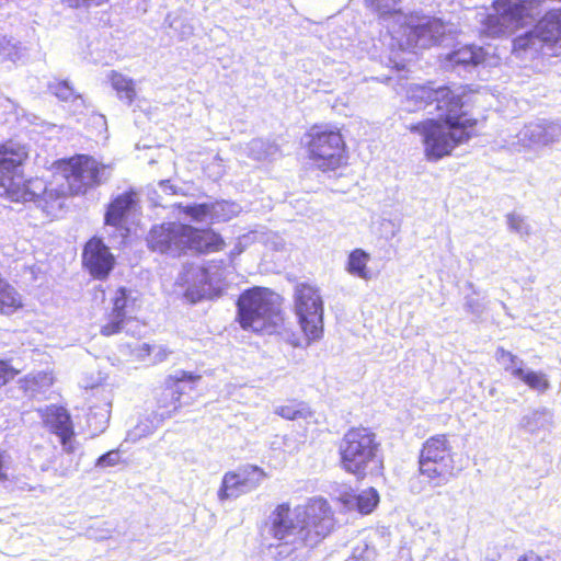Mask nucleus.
I'll return each mask as SVG.
<instances>
[{
	"label": "nucleus",
	"mask_w": 561,
	"mask_h": 561,
	"mask_svg": "<svg viewBox=\"0 0 561 561\" xmlns=\"http://www.w3.org/2000/svg\"><path fill=\"white\" fill-rule=\"evenodd\" d=\"M435 103L437 119L411 125L410 130L422 137L424 154L428 161H438L455 147L468 141L474 134L477 121L463 110L460 93L448 87L411 85L407 92V110L426 108Z\"/></svg>",
	"instance_id": "obj_1"
},
{
	"label": "nucleus",
	"mask_w": 561,
	"mask_h": 561,
	"mask_svg": "<svg viewBox=\"0 0 561 561\" xmlns=\"http://www.w3.org/2000/svg\"><path fill=\"white\" fill-rule=\"evenodd\" d=\"M334 524L329 502L312 497L294 510L288 503L278 504L268 515L266 531L282 545L296 550L318 546L332 533Z\"/></svg>",
	"instance_id": "obj_2"
},
{
	"label": "nucleus",
	"mask_w": 561,
	"mask_h": 561,
	"mask_svg": "<svg viewBox=\"0 0 561 561\" xmlns=\"http://www.w3.org/2000/svg\"><path fill=\"white\" fill-rule=\"evenodd\" d=\"M28 156L25 146L9 141L0 145V196L11 202H39L51 197L45 181L39 178L25 180L22 164Z\"/></svg>",
	"instance_id": "obj_3"
},
{
	"label": "nucleus",
	"mask_w": 561,
	"mask_h": 561,
	"mask_svg": "<svg viewBox=\"0 0 561 561\" xmlns=\"http://www.w3.org/2000/svg\"><path fill=\"white\" fill-rule=\"evenodd\" d=\"M230 262L231 259H213L206 263L185 264L175 279L174 293L191 304L221 296L228 286Z\"/></svg>",
	"instance_id": "obj_4"
},
{
	"label": "nucleus",
	"mask_w": 561,
	"mask_h": 561,
	"mask_svg": "<svg viewBox=\"0 0 561 561\" xmlns=\"http://www.w3.org/2000/svg\"><path fill=\"white\" fill-rule=\"evenodd\" d=\"M402 49L428 48L444 44L456 34L453 24L444 23L440 19L421 14L397 15L396 25L388 26Z\"/></svg>",
	"instance_id": "obj_5"
},
{
	"label": "nucleus",
	"mask_w": 561,
	"mask_h": 561,
	"mask_svg": "<svg viewBox=\"0 0 561 561\" xmlns=\"http://www.w3.org/2000/svg\"><path fill=\"white\" fill-rule=\"evenodd\" d=\"M238 319L244 330L276 332L283 322L278 296L263 288L247 290L238 300Z\"/></svg>",
	"instance_id": "obj_6"
},
{
	"label": "nucleus",
	"mask_w": 561,
	"mask_h": 561,
	"mask_svg": "<svg viewBox=\"0 0 561 561\" xmlns=\"http://www.w3.org/2000/svg\"><path fill=\"white\" fill-rule=\"evenodd\" d=\"M339 453L341 467L357 478H364L381 465L379 443L376 435L366 427L348 430L340 442Z\"/></svg>",
	"instance_id": "obj_7"
},
{
	"label": "nucleus",
	"mask_w": 561,
	"mask_h": 561,
	"mask_svg": "<svg viewBox=\"0 0 561 561\" xmlns=\"http://www.w3.org/2000/svg\"><path fill=\"white\" fill-rule=\"evenodd\" d=\"M453 446L446 435H435L423 444L419 468L433 486H443L456 478L460 468L455 466Z\"/></svg>",
	"instance_id": "obj_8"
},
{
	"label": "nucleus",
	"mask_w": 561,
	"mask_h": 561,
	"mask_svg": "<svg viewBox=\"0 0 561 561\" xmlns=\"http://www.w3.org/2000/svg\"><path fill=\"white\" fill-rule=\"evenodd\" d=\"M58 170L67 182L68 191L75 195L85 194L106 182L112 174L111 165L87 154H77L60 161Z\"/></svg>",
	"instance_id": "obj_9"
},
{
	"label": "nucleus",
	"mask_w": 561,
	"mask_h": 561,
	"mask_svg": "<svg viewBox=\"0 0 561 561\" xmlns=\"http://www.w3.org/2000/svg\"><path fill=\"white\" fill-rule=\"evenodd\" d=\"M561 43V9L550 10L538 22L533 31L516 37L513 42V51L518 57L533 58L545 48Z\"/></svg>",
	"instance_id": "obj_10"
},
{
	"label": "nucleus",
	"mask_w": 561,
	"mask_h": 561,
	"mask_svg": "<svg viewBox=\"0 0 561 561\" xmlns=\"http://www.w3.org/2000/svg\"><path fill=\"white\" fill-rule=\"evenodd\" d=\"M295 313L308 342L318 341L323 334V300L319 289L299 283L294 294Z\"/></svg>",
	"instance_id": "obj_11"
},
{
	"label": "nucleus",
	"mask_w": 561,
	"mask_h": 561,
	"mask_svg": "<svg viewBox=\"0 0 561 561\" xmlns=\"http://www.w3.org/2000/svg\"><path fill=\"white\" fill-rule=\"evenodd\" d=\"M137 211V195L126 192L113 199L105 214L104 230L107 234L93 237L84 245H106L108 243L126 244L129 229L126 224Z\"/></svg>",
	"instance_id": "obj_12"
},
{
	"label": "nucleus",
	"mask_w": 561,
	"mask_h": 561,
	"mask_svg": "<svg viewBox=\"0 0 561 561\" xmlns=\"http://www.w3.org/2000/svg\"><path fill=\"white\" fill-rule=\"evenodd\" d=\"M149 245H221L220 236L210 230H195L191 226L165 222L151 228Z\"/></svg>",
	"instance_id": "obj_13"
},
{
	"label": "nucleus",
	"mask_w": 561,
	"mask_h": 561,
	"mask_svg": "<svg viewBox=\"0 0 561 561\" xmlns=\"http://www.w3.org/2000/svg\"><path fill=\"white\" fill-rule=\"evenodd\" d=\"M308 145L309 158L322 171L334 170L345 160V144L336 130H313Z\"/></svg>",
	"instance_id": "obj_14"
},
{
	"label": "nucleus",
	"mask_w": 561,
	"mask_h": 561,
	"mask_svg": "<svg viewBox=\"0 0 561 561\" xmlns=\"http://www.w3.org/2000/svg\"><path fill=\"white\" fill-rule=\"evenodd\" d=\"M518 150L538 151L561 141V119H538L526 124L516 135Z\"/></svg>",
	"instance_id": "obj_15"
},
{
	"label": "nucleus",
	"mask_w": 561,
	"mask_h": 561,
	"mask_svg": "<svg viewBox=\"0 0 561 561\" xmlns=\"http://www.w3.org/2000/svg\"><path fill=\"white\" fill-rule=\"evenodd\" d=\"M265 478L264 470L252 465L243 466L237 471L227 472L222 478L218 497L220 501L237 499L259 488Z\"/></svg>",
	"instance_id": "obj_16"
},
{
	"label": "nucleus",
	"mask_w": 561,
	"mask_h": 561,
	"mask_svg": "<svg viewBox=\"0 0 561 561\" xmlns=\"http://www.w3.org/2000/svg\"><path fill=\"white\" fill-rule=\"evenodd\" d=\"M110 302L111 310L104 314V322L100 329L104 336H112L122 332L126 322L131 318L136 297L133 290L119 287Z\"/></svg>",
	"instance_id": "obj_17"
},
{
	"label": "nucleus",
	"mask_w": 561,
	"mask_h": 561,
	"mask_svg": "<svg viewBox=\"0 0 561 561\" xmlns=\"http://www.w3.org/2000/svg\"><path fill=\"white\" fill-rule=\"evenodd\" d=\"M201 376L191 371L179 370L165 380V387L158 398L159 416L171 417L181 407L190 404L188 400H182L185 382L199 380Z\"/></svg>",
	"instance_id": "obj_18"
},
{
	"label": "nucleus",
	"mask_w": 561,
	"mask_h": 561,
	"mask_svg": "<svg viewBox=\"0 0 561 561\" xmlns=\"http://www.w3.org/2000/svg\"><path fill=\"white\" fill-rule=\"evenodd\" d=\"M179 207L195 221H228L241 211L239 204L220 201L211 204H194Z\"/></svg>",
	"instance_id": "obj_19"
},
{
	"label": "nucleus",
	"mask_w": 561,
	"mask_h": 561,
	"mask_svg": "<svg viewBox=\"0 0 561 561\" xmlns=\"http://www.w3.org/2000/svg\"><path fill=\"white\" fill-rule=\"evenodd\" d=\"M38 412L45 426L59 437L64 450L72 453L75 449L72 444L73 428L67 410L62 407L47 405Z\"/></svg>",
	"instance_id": "obj_20"
},
{
	"label": "nucleus",
	"mask_w": 561,
	"mask_h": 561,
	"mask_svg": "<svg viewBox=\"0 0 561 561\" xmlns=\"http://www.w3.org/2000/svg\"><path fill=\"white\" fill-rule=\"evenodd\" d=\"M108 250L110 248H83V267L95 279H105L114 268L115 256Z\"/></svg>",
	"instance_id": "obj_21"
},
{
	"label": "nucleus",
	"mask_w": 561,
	"mask_h": 561,
	"mask_svg": "<svg viewBox=\"0 0 561 561\" xmlns=\"http://www.w3.org/2000/svg\"><path fill=\"white\" fill-rule=\"evenodd\" d=\"M91 388L94 389V386H91ZM95 393L101 397V402L100 404H91L87 414V424L93 435H98L105 431L110 422L112 408L110 391L104 387H96Z\"/></svg>",
	"instance_id": "obj_22"
},
{
	"label": "nucleus",
	"mask_w": 561,
	"mask_h": 561,
	"mask_svg": "<svg viewBox=\"0 0 561 561\" xmlns=\"http://www.w3.org/2000/svg\"><path fill=\"white\" fill-rule=\"evenodd\" d=\"M553 412L545 407L528 409L520 416L517 427L524 433L538 435L548 432L553 426Z\"/></svg>",
	"instance_id": "obj_23"
},
{
	"label": "nucleus",
	"mask_w": 561,
	"mask_h": 561,
	"mask_svg": "<svg viewBox=\"0 0 561 561\" xmlns=\"http://www.w3.org/2000/svg\"><path fill=\"white\" fill-rule=\"evenodd\" d=\"M486 53L482 47L466 45L447 54L444 59V67L456 69L458 67H476L485 61Z\"/></svg>",
	"instance_id": "obj_24"
},
{
	"label": "nucleus",
	"mask_w": 561,
	"mask_h": 561,
	"mask_svg": "<svg viewBox=\"0 0 561 561\" xmlns=\"http://www.w3.org/2000/svg\"><path fill=\"white\" fill-rule=\"evenodd\" d=\"M370 257L367 252H365L362 248H355L348 255L347 261V272L353 276L359 277L362 279H370L373 277V273L370 268L367 266Z\"/></svg>",
	"instance_id": "obj_25"
},
{
	"label": "nucleus",
	"mask_w": 561,
	"mask_h": 561,
	"mask_svg": "<svg viewBox=\"0 0 561 561\" xmlns=\"http://www.w3.org/2000/svg\"><path fill=\"white\" fill-rule=\"evenodd\" d=\"M22 307L19 293L0 276V313L11 314Z\"/></svg>",
	"instance_id": "obj_26"
},
{
	"label": "nucleus",
	"mask_w": 561,
	"mask_h": 561,
	"mask_svg": "<svg viewBox=\"0 0 561 561\" xmlns=\"http://www.w3.org/2000/svg\"><path fill=\"white\" fill-rule=\"evenodd\" d=\"M27 55V49L21 42L0 34V56L9 61L18 62Z\"/></svg>",
	"instance_id": "obj_27"
},
{
	"label": "nucleus",
	"mask_w": 561,
	"mask_h": 561,
	"mask_svg": "<svg viewBox=\"0 0 561 561\" xmlns=\"http://www.w3.org/2000/svg\"><path fill=\"white\" fill-rule=\"evenodd\" d=\"M110 79L112 87L116 91L118 98L122 101H125L128 105L131 104L136 96L134 81L130 78H127L124 75L115 71H112Z\"/></svg>",
	"instance_id": "obj_28"
},
{
	"label": "nucleus",
	"mask_w": 561,
	"mask_h": 561,
	"mask_svg": "<svg viewBox=\"0 0 561 561\" xmlns=\"http://www.w3.org/2000/svg\"><path fill=\"white\" fill-rule=\"evenodd\" d=\"M515 378L524 381L530 389L546 392L550 388L547 376L540 371L515 369Z\"/></svg>",
	"instance_id": "obj_29"
},
{
	"label": "nucleus",
	"mask_w": 561,
	"mask_h": 561,
	"mask_svg": "<svg viewBox=\"0 0 561 561\" xmlns=\"http://www.w3.org/2000/svg\"><path fill=\"white\" fill-rule=\"evenodd\" d=\"M274 412L286 420L308 419L312 414L307 403L297 401L277 405Z\"/></svg>",
	"instance_id": "obj_30"
},
{
	"label": "nucleus",
	"mask_w": 561,
	"mask_h": 561,
	"mask_svg": "<svg viewBox=\"0 0 561 561\" xmlns=\"http://www.w3.org/2000/svg\"><path fill=\"white\" fill-rule=\"evenodd\" d=\"M253 243L277 245L278 236L275 232L268 231L265 228L252 230L239 238V245H249Z\"/></svg>",
	"instance_id": "obj_31"
},
{
	"label": "nucleus",
	"mask_w": 561,
	"mask_h": 561,
	"mask_svg": "<svg viewBox=\"0 0 561 561\" xmlns=\"http://www.w3.org/2000/svg\"><path fill=\"white\" fill-rule=\"evenodd\" d=\"M367 7L376 11L380 16H392L393 25L397 23V15L403 13L399 7V0H365Z\"/></svg>",
	"instance_id": "obj_32"
},
{
	"label": "nucleus",
	"mask_w": 561,
	"mask_h": 561,
	"mask_svg": "<svg viewBox=\"0 0 561 561\" xmlns=\"http://www.w3.org/2000/svg\"><path fill=\"white\" fill-rule=\"evenodd\" d=\"M355 506L360 514H370L379 503V494L374 488L363 490L355 496Z\"/></svg>",
	"instance_id": "obj_33"
},
{
	"label": "nucleus",
	"mask_w": 561,
	"mask_h": 561,
	"mask_svg": "<svg viewBox=\"0 0 561 561\" xmlns=\"http://www.w3.org/2000/svg\"><path fill=\"white\" fill-rule=\"evenodd\" d=\"M245 149L247 154L257 161L264 160L270 156H273L277 150V148L273 144L265 141L263 139H252L247 145Z\"/></svg>",
	"instance_id": "obj_34"
},
{
	"label": "nucleus",
	"mask_w": 561,
	"mask_h": 561,
	"mask_svg": "<svg viewBox=\"0 0 561 561\" xmlns=\"http://www.w3.org/2000/svg\"><path fill=\"white\" fill-rule=\"evenodd\" d=\"M54 382L51 371H38L33 374L27 379V388L32 392H43L48 389Z\"/></svg>",
	"instance_id": "obj_35"
},
{
	"label": "nucleus",
	"mask_w": 561,
	"mask_h": 561,
	"mask_svg": "<svg viewBox=\"0 0 561 561\" xmlns=\"http://www.w3.org/2000/svg\"><path fill=\"white\" fill-rule=\"evenodd\" d=\"M496 359L504 366V369L515 377V369H524L523 359L504 348H497Z\"/></svg>",
	"instance_id": "obj_36"
},
{
	"label": "nucleus",
	"mask_w": 561,
	"mask_h": 561,
	"mask_svg": "<svg viewBox=\"0 0 561 561\" xmlns=\"http://www.w3.org/2000/svg\"><path fill=\"white\" fill-rule=\"evenodd\" d=\"M49 91L61 101H73L80 99L68 81H55L48 85Z\"/></svg>",
	"instance_id": "obj_37"
},
{
	"label": "nucleus",
	"mask_w": 561,
	"mask_h": 561,
	"mask_svg": "<svg viewBox=\"0 0 561 561\" xmlns=\"http://www.w3.org/2000/svg\"><path fill=\"white\" fill-rule=\"evenodd\" d=\"M507 225L511 231H514L520 236L529 234L530 227L526 218L518 213H511L506 216Z\"/></svg>",
	"instance_id": "obj_38"
},
{
	"label": "nucleus",
	"mask_w": 561,
	"mask_h": 561,
	"mask_svg": "<svg viewBox=\"0 0 561 561\" xmlns=\"http://www.w3.org/2000/svg\"><path fill=\"white\" fill-rule=\"evenodd\" d=\"M121 462V453L117 449L110 450L96 459L95 468L105 469Z\"/></svg>",
	"instance_id": "obj_39"
},
{
	"label": "nucleus",
	"mask_w": 561,
	"mask_h": 561,
	"mask_svg": "<svg viewBox=\"0 0 561 561\" xmlns=\"http://www.w3.org/2000/svg\"><path fill=\"white\" fill-rule=\"evenodd\" d=\"M465 309L467 312L473 314L476 318H480L485 310V306L484 302L481 301L479 298L467 296Z\"/></svg>",
	"instance_id": "obj_40"
},
{
	"label": "nucleus",
	"mask_w": 561,
	"mask_h": 561,
	"mask_svg": "<svg viewBox=\"0 0 561 561\" xmlns=\"http://www.w3.org/2000/svg\"><path fill=\"white\" fill-rule=\"evenodd\" d=\"M61 3L70 9H89L92 7H100L108 0H60Z\"/></svg>",
	"instance_id": "obj_41"
},
{
	"label": "nucleus",
	"mask_w": 561,
	"mask_h": 561,
	"mask_svg": "<svg viewBox=\"0 0 561 561\" xmlns=\"http://www.w3.org/2000/svg\"><path fill=\"white\" fill-rule=\"evenodd\" d=\"M16 370L5 360L0 359V387L14 378Z\"/></svg>",
	"instance_id": "obj_42"
},
{
	"label": "nucleus",
	"mask_w": 561,
	"mask_h": 561,
	"mask_svg": "<svg viewBox=\"0 0 561 561\" xmlns=\"http://www.w3.org/2000/svg\"><path fill=\"white\" fill-rule=\"evenodd\" d=\"M152 425H149L147 423H140L138 424L133 432L129 433V436L131 439L140 438L141 436H147L150 433H152Z\"/></svg>",
	"instance_id": "obj_43"
},
{
	"label": "nucleus",
	"mask_w": 561,
	"mask_h": 561,
	"mask_svg": "<svg viewBox=\"0 0 561 561\" xmlns=\"http://www.w3.org/2000/svg\"><path fill=\"white\" fill-rule=\"evenodd\" d=\"M7 462H8V456L4 453H0V482L8 479Z\"/></svg>",
	"instance_id": "obj_44"
},
{
	"label": "nucleus",
	"mask_w": 561,
	"mask_h": 561,
	"mask_svg": "<svg viewBox=\"0 0 561 561\" xmlns=\"http://www.w3.org/2000/svg\"><path fill=\"white\" fill-rule=\"evenodd\" d=\"M198 380H194L192 382H185V389H184V392L182 393V400H188L191 402V397L188 396V393L191 391H193L195 389V385Z\"/></svg>",
	"instance_id": "obj_45"
},
{
	"label": "nucleus",
	"mask_w": 561,
	"mask_h": 561,
	"mask_svg": "<svg viewBox=\"0 0 561 561\" xmlns=\"http://www.w3.org/2000/svg\"><path fill=\"white\" fill-rule=\"evenodd\" d=\"M518 561H545V560L535 553H529V554H525L524 557L518 559Z\"/></svg>",
	"instance_id": "obj_46"
},
{
	"label": "nucleus",
	"mask_w": 561,
	"mask_h": 561,
	"mask_svg": "<svg viewBox=\"0 0 561 561\" xmlns=\"http://www.w3.org/2000/svg\"><path fill=\"white\" fill-rule=\"evenodd\" d=\"M160 187L167 192V190H171L173 192V187L172 185H170V182L169 181H161L159 183Z\"/></svg>",
	"instance_id": "obj_47"
},
{
	"label": "nucleus",
	"mask_w": 561,
	"mask_h": 561,
	"mask_svg": "<svg viewBox=\"0 0 561 561\" xmlns=\"http://www.w3.org/2000/svg\"><path fill=\"white\" fill-rule=\"evenodd\" d=\"M157 356H158V360H160V362H161V360H163V359H165V358H167V356H168V352H167L165 350H163V348H160V351H159V353L157 354Z\"/></svg>",
	"instance_id": "obj_48"
},
{
	"label": "nucleus",
	"mask_w": 561,
	"mask_h": 561,
	"mask_svg": "<svg viewBox=\"0 0 561 561\" xmlns=\"http://www.w3.org/2000/svg\"><path fill=\"white\" fill-rule=\"evenodd\" d=\"M345 561H363V560L358 556L353 554L352 557H350Z\"/></svg>",
	"instance_id": "obj_49"
},
{
	"label": "nucleus",
	"mask_w": 561,
	"mask_h": 561,
	"mask_svg": "<svg viewBox=\"0 0 561 561\" xmlns=\"http://www.w3.org/2000/svg\"><path fill=\"white\" fill-rule=\"evenodd\" d=\"M142 348H144L148 354H150V352H151V346H150L149 344L144 343Z\"/></svg>",
	"instance_id": "obj_50"
},
{
	"label": "nucleus",
	"mask_w": 561,
	"mask_h": 561,
	"mask_svg": "<svg viewBox=\"0 0 561 561\" xmlns=\"http://www.w3.org/2000/svg\"><path fill=\"white\" fill-rule=\"evenodd\" d=\"M192 33V27L186 26L185 30H183V35H190Z\"/></svg>",
	"instance_id": "obj_51"
},
{
	"label": "nucleus",
	"mask_w": 561,
	"mask_h": 561,
	"mask_svg": "<svg viewBox=\"0 0 561 561\" xmlns=\"http://www.w3.org/2000/svg\"><path fill=\"white\" fill-rule=\"evenodd\" d=\"M202 249H203V248L198 249V250H199V253H206V251H203Z\"/></svg>",
	"instance_id": "obj_52"
}]
</instances>
